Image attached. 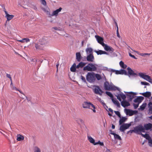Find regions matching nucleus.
<instances>
[{
	"label": "nucleus",
	"instance_id": "ddd939ff",
	"mask_svg": "<svg viewBox=\"0 0 152 152\" xmlns=\"http://www.w3.org/2000/svg\"><path fill=\"white\" fill-rule=\"evenodd\" d=\"M95 37L99 43L102 46L104 45L105 44L104 43L103 39L102 37L98 35H96Z\"/></svg>",
	"mask_w": 152,
	"mask_h": 152
},
{
	"label": "nucleus",
	"instance_id": "cd10ccee",
	"mask_svg": "<svg viewBox=\"0 0 152 152\" xmlns=\"http://www.w3.org/2000/svg\"><path fill=\"white\" fill-rule=\"evenodd\" d=\"M76 58L77 60V61H78L80 62L81 61V55L80 54V52L77 53H76Z\"/></svg>",
	"mask_w": 152,
	"mask_h": 152
},
{
	"label": "nucleus",
	"instance_id": "b1692460",
	"mask_svg": "<svg viewBox=\"0 0 152 152\" xmlns=\"http://www.w3.org/2000/svg\"><path fill=\"white\" fill-rule=\"evenodd\" d=\"M95 52L98 55H102V54H108V53L107 52L101 50H99L98 51H95Z\"/></svg>",
	"mask_w": 152,
	"mask_h": 152
},
{
	"label": "nucleus",
	"instance_id": "58836bf2",
	"mask_svg": "<svg viewBox=\"0 0 152 152\" xmlns=\"http://www.w3.org/2000/svg\"><path fill=\"white\" fill-rule=\"evenodd\" d=\"M92 49L91 48H86V51L87 53H90L92 52Z\"/></svg>",
	"mask_w": 152,
	"mask_h": 152
},
{
	"label": "nucleus",
	"instance_id": "f3484780",
	"mask_svg": "<svg viewBox=\"0 0 152 152\" xmlns=\"http://www.w3.org/2000/svg\"><path fill=\"white\" fill-rule=\"evenodd\" d=\"M87 61L90 62H93L94 59V57L92 54L90 53L86 57Z\"/></svg>",
	"mask_w": 152,
	"mask_h": 152
},
{
	"label": "nucleus",
	"instance_id": "473e14b6",
	"mask_svg": "<svg viewBox=\"0 0 152 152\" xmlns=\"http://www.w3.org/2000/svg\"><path fill=\"white\" fill-rule=\"evenodd\" d=\"M76 64L74 63L73 64L72 66L70 68V70L72 72H75L76 70Z\"/></svg>",
	"mask_w": 152,
	"mask_h": 152
},
{
	"label": "nucleus",
	"instance_id": "72a5a7b5",
	"mask_svg": "<svg viewBox=\"0 0 152 152\" xmlns=\"http://www.w3.org/2000/svg\"><path fill=\"white\" fill-rule=\"evenodd\" d=\"M146 105L147 104L146 103H143L140 106V108H139V109H140L141 110H144L146 107Z\"/></svg>",
	"mask_w": 152,
	"mask_h": 152
},
{
	"label": "nucleus",
	"instance_id": "774afa93",
	"mask_svg": "<svg viewBox=\"0 0 152 152\" xmlns=\"http://www.w3.org/2000/svg\"><path fill=\"white\" fill-rule=\"evenodd\" d=\"M110 151L108 149H107L105 152H110Z\"/></svg>",
	"mask_w": 152,
	"mask_h": 152
},
{
	"label": "nucleus",
	"instance_id": "09e8293b",
	"mask_svg": "<svg viewBox=\"0 0 152 152\" xmlns=\"http://www.w3.org/2000/svg\"><path fill=\"white\" fill-rule=\"evenodd\" d=\"M145 138L146 139L148 140V141L149 140H150V139H151V138L150 137L149 135L148 134H147L146 135V136H145Z\"/></svg>",
	"mask_w": 152,
	"mask_h": 152
},
{
	"label": "nucleus",
	"instance_id": "338daca9",
	"mask_svg": "<svg viewBox=\"0 0 152 152\" xmlns=\"http://www.w3.org/2000/svg\"><path fill=\"white\" fill-rule=\"evenodd\" d=\"M115 126L114 125L112 124V128L113 129H114L115 128Z\"/></svg>",
	"mask_w": 152,
	"mask_h": 152
},
{
	"label": "nucleus",
	"instance_id": "4d7b16f0",
	"mask_svg": "<svg viewBox=\"0 0 152 152\" xmlns=\"http://www.w3.org/2000/svg\"><path fill=\"white\" fill-rule=\"evenodd\" d=\"M12 89L13 90H16V91H18V89H17L16 87H13V88H12Z\"/></svg>",
	"mask_w": 152,
	"mask_h": 152
},
{
	"label": "nucleus",
	"instance_id": "2eb2a0df",
	"mask_svg": "<svg viewBox=\"0 0 152 152\" xmlns=\"http://www.w3.org/2000/svg\"><path fill=\"white\" fill-rule=\"evenodd\" d=\"M114 71L116 74L125 75H127L126 71L124 69H121L120 70H115Z\"/></svg>",
	"mask_w": 152,
	"mask_h": 152
},
{
	"label": "nucleus",
	"instance_id": "bf43d9fd",
	"mask_svg": "<svg viewBox=\"0 0 152 152\" xmlns=\"http://www.w3.org/2000/svg\"><path fill=\"white\" fill-rule=\"evenodd\" d=\"M100 142V141H98V142H95V143H94V145H96L98 144H99Z\"/></svg>",
	"mask_w": 152,
	"mask_h": 152
},
{
	"label": "nucleus",
	"instance_id": "052dcab7",
	"mask_svg": "<svg viewBox=\"0 0 152 152\" xmlns=\"http://www.w3.org/2000/svg\"><path fill=\"white\" fill-rule=\"evenodd\" d=\"M45 12H48V11L46 10L45 9V8H43L42 9Z\"/></svg>",
	"mask_w": 152,
	"mask_h": 152
},
{
	"label": "nucleus",
	"instance_id": "3c124183",
	"mask_svg": "<svg viewBox=\"0 0 152 152\" xmlns=\"http://www.w3.org/2000/svg\"><path fill=\"white\" fill-rule=\"evenodd\" d=\"M117 35L118 37L119 38H120V35L119 34V32H118V29H117Z\"/></svg>",
	"mask_w": 152,
	"mask_h": 152
},
{
	"label": "nucleus",
	"instance_id": "603ef678",
	"mask_svg": "<svg viewBox=\"0 0 152 152\" xmlns=\"http://www.w3.org/2000/svg\"><path fill=\"white\" fill-rule=\"evenodd\" d=\"M129 56L131 57H132L134 58V59H136V57L134 55H132L131 53H129Z\"/></svg>",
	"mask_w": 152,
	"mask_h": 152
},
{
	"label": "nucleus",
	"instance_id": "680f3d73",
	"mask_svg": "<svg viewBox=\"0 0 152 152\" xmlns=\"http://www.w3.org/2000/svg\"><path fill=\"white\" fill-rule=\"evenodd\" d=\"M109 110L111 113H113V110L111 109V108H109Z\"/></svg>",
	"mask_w": 152,
	"mask_h": 152
},
{
	"label": "nucleus",
	"instance_id": "dca6fc26",
	"mask_svg": "<svg viewBox=\"0 0 152 152\" xmlns=\"http://www.w3.org/2000/svg\"><path fill=\"white\" fill-rule=\"evenodd\" d=\"M144 129L145 130H148L150 129L152 127V124L151 123L147 124L144 125Z\"/></svg>",
	"mask_w": 152,
	"mask_h": 152
},
{
	"label": "nucleus",
	"instance_id": "4be33fe9",
	"mask_svg": "<svg viewBox=\"0 0 152 152\" xmlns=\"http://www.w3.org/2000/svg\"><path fill=\"white\" fill-rule=\"evenodd\" d=\"M62 10V8L61 7H60L58 9H57L56 10L53 12L52 14L51 15V16H56L58 12H61V10Z\"/></svg>",
	"mask_w": 152,
	"mask_h": 152
},
{
	"label": "nucleus",
	"instance_id": "2f4dec72",
	"mask_svg": "<svg viewBox=\"0 0 152 152\" xmlns=\"http://www.w3.org/2000/svg\"><path fill=\"white\" fill-rule=\"evenodd\" d=\"M127 119V118L125 117H122L119 120V124H121L124 122Z\"/></svg>",
	"mask_w": 152,
	"mask_h": 152
},
{
	"label": "nucleus",
	"instance_id": "a18cd8bd",
	"mask_svg": "<svg viewBox=\"0 0 152 152\" xmlns=\"http://www.w3.org/2000/svg\"><path fill=\"white\" fill-rule=\"evenodd\" d=\"M141 84H142V85H147V86L150 85V84L149 83H148L146 82H141Z\"/></svg>",
	"mask_w": 152,
	"mask_h": 152
},
{
	"label": "nucleus",
	"instance_id": "e433bc0d",
	"mask_svg": "<svg viewBox=\"0 0 152 152\" xmlns=\"http://www.w3.org/2000/svg\"><path fill=\"white\" fill-rule=\"evenodd\" d=\"M95 77L98 80H100L102 78L101 75L97 74H95Z\"/></svg>",
	"mask_w": 152,
	"mask_h": 152
},
{
	"label": "nucleus",
	"instance_id": "4468645a",
	"mask_svg": "<svg viewBox=\"0 0 152 152\" xmlns=\"http://www.w3.org/2000/svg\"><path fill=\"white\" fill-rule=\"evenodd\" d=\"M103 46L104 47V50L106 51H109L111 53H113L114 50V49L111 47L108 46L106 44H105Z\"/></svg>",
	"mask_w": 152,
	"mask_h": 152
},
{
	"label": "nucleus",
	"instance_id": "6ab92c4d",
	"mask_svg": "<svg viewBox=\"0 0 152 152\" xmlns=\"http://www.w3.org/2000/svg\"><path fill=\"white\" fill-rule=\"evenodd\" d=\"M144 97L142 96H138L135 99L134 101L135 102H138L139 103L141 102L143 100Z\"/></svg>",
	"mask_w": 152,
	"mask_h": 152
},
{
	"label": "nucleus",
	"instance_id": "37998d69",
	"mask_svg": "<svg viewBox=\"0 0 152 152\" xmlns=\"http://www.w3.org/2000/svg\"><path fill=\"white\" fill-rule=\"evenodd\" d=\"M148 145L150 147H152V139L151 138L148 141Z\"/></svg>",
	"mask_w": 152,
	"mask_h": 152
},
{
	"label": "nucleus",
	"instance_id": "9d476101",
	"mask_svg": "<svg viewBox=\"0 0 152 152\" xmlns=\"http://www.w3.org/2000/svg\"><path fill=\"white\" fill-rule=\"evenodd\" d=\"M124 112L127 115H129L130 116H132L137 113V110H133L127 109H124Z\"/></svg>",
	"mask_w": 152,
	"mask_h": 152
},
{
	"label": "nucleus",
	"instance_id": "6e6552de",
	"mask_svg": "<svg viewBox=\"0 0 152 152\" xmlns=\"http://www.w3.org/2000/svg\"><path fill=\"white\" fill-rule=\"evenodd\" d=\"M94 92L100 96H102L103 91L98 86H95V88L93 89Z\"/></svg>",
	"mask_w": 152,
	"mask_h": 152
},
{
	"label": "nucleus",
	"instance_id": "bb28decb",
	"mask_svg": "<svg viewBox=\"0 0 152 152\" xmlns=\"http://www.w3.org/2000/svg\"><path fill=\"white\" fill-rule=\"evenodd\" d=\"M111 134L114 135V137L115 139L118 140H121V137L118 134L114 133H111Z\"/></svg>",
	"mask_w": 152,
	"mask_h": 152
},
{
	"label": "nucleus",
	"instance_id": "c756f323",
	"mask_svg": "<svg viewBox=\"0 0 152 152\" xmlns=\"http://www.w3.org/2000/svg\"><path fill=\"white\" fill-rule=\"evenodd\" d=\"M88 141L90 142L94 145L95 143V140L91 136H88Z\"/></svg>",
	"mask_w": 152,
	"mask_h": 152
},
{
	"label": "nucleus",
	"instance_id": "c03bdc74",
	"mask_svg": "<svg viewBox=\"0 0 152 152\" xmlns=\"http://www.w3.org/2000/svg\"><path fill=\"white\" fill-rule=\"evenodd\" d=\"M115 113L118 115L119 117L121 118V115L120 113L118 111H114Z\"/></svg>",
	"mask_w": 152,
	"mask_h": 152
},
{
	"label": "nucleus",
	"instance_id": "864d4df0",
	"mask_svg": "<svg viewBox=\"0 0 152 152\" xmlns=\"http://www.w3.org/2000/svg\"><path fill=\"white\" fill-rule=\"evenodd\" d=\"M139 134L141 135L143 137H144L145 138V136H146V135L147 134H142L141 133H139Z\"/></svg>",
	"mask_w": 152,
	"mask_h": 152
},
{
	"label": "nucleus",
	"instance_id": "393cba45",
	"mask_svg": "<svg viewBox=\"0 0 152 152\" xmlns=\"http://www.w3.org/2000/svg\"><path fill=\"white\" fill-rule=\"evenodd\" d=\"M86 63L84 62H81L78 65L76 66V68L77 69H78L79 68H82L86 65Z\"/></svg>",
	"mask_w": 152,
	"mask_h": 152
},
{
	"label": "nucleus",
	"instance_id": "f257e3e1",
	"mask_svg": "<svg viewBox=\"0 0 152 152\" xmlns=\"http://www.w3.org/2000/svg\"><path fill=\"white\" fill-rule=\"evenodd\" d=\"M104 87L105 90L107 91L115 90L116 89L118 90V88L115 86L112 83H109L107 81L104 82Z\"/></svg>",
	"mask_w": 152,
	"mask_h": 152
},
{
	"label": "nucleus",
	"instance_id": "f704fd0d",
	"mask_svg": "<svg viewBox=\"0 0 152 152\" xmlns=\"http://www.w3.org/2000/svg\"><path fill=\"white\" fill-rule=\"evenodd\" d=\"M112 101L113 103L115 104L118 107H120V104L117 100H114L113 99H112Z\"/></svg>",
	"mask_w": 152,
	"mask_h": 152
},
{
	"label": "nucleus",
	"instance_id": "a19ab883",
	"mask_svg": "<svg viewBox=\"0 0 152 152\" xmlns=\"http://www.w3.org/2000/svg\"><path fill=\"white\" fill-rule=\"evenodd\" d=\"M148 105L149 106V110L150 112H152V103L151 102H150L148 104Z\"/></svg>",
	"mask_w": 152,
	"mask_h": 152
},
{
	"label": "nucleus",
	"instance_id": "8fccbe9b",
	"mask_svg": "<svg viewBox=\"0 0 152 152\" xmlns=\"http://www.w3.org/2000/svg\"><path fill=\"white\" fill-rule=\"evenodd\" d=\"M81 79L84 82H86V80L85 79V77L83 76L82 75L81 76Z\"/></svg>",
	"mask_w": 152,
	"mask_h": 152
},
{
	"label": "nucleus",
	"instance_id": "0e129e2a",
	"mask_svg": "<svg viewBox=\"0 0 152 152\" xmlns=\"http://www.w3.org/2000/svg\"><path fill=\"white\" fill-rule=\"evenodd\" d=\"M19 91V92L21 94L24 95H25L23 93V92L21 91H20V90H18V91Z\"/></svg>",
	"mask_w": 152,
	"mask_h": 152
},
{
	"label": "nucleus",
	"instance_id": "6e6d98bb",
	"mask_svg": "<svg viewBox=\"0 0 152 152\" xmlns=\"http://www.w3.org/2000/svg\"><path fill=\"white\" fill-rule=\"evenodd\" d=\"M138 54L139 55H140L141 56H145V53H139Z\"/></svg>",
	"mask_w": 152,
	"mask_h": 152
},
{
	"label": "nucleus",
	"instance_id": "c9c22d12",
	"mask_svg": "<svg viewBox=\"0 0 152 152\" xmlns=\"http://www.w3.org/2000/svg\"><path fill=\"white\" fill-rule=\"evenodd\" d=\"M105 93L108 96L111 98L112 100V99H113V96L110 92L109 91H106Z\"/></svg>",
	"mask_w": 152,
	"mask_h": 152
},
{
	"label": "nucleus",
	"instance_id": "f8f14e48",
	"mask_svg": "<svg viewBox=\"0 0 152 152\" xmlns=\"http://www.w3.org/2000/svg\"><path fill=\"white\" fill-rule=\"evenodd\" d=\"M117 97V98L120 101H121V98L123 100H124L126 98V95L123 93L121 92L120 94H118L117 95H115Z\"/></svg>",
	"mask_w": 152,
	"mask_h": 152
},
{
	"label": "nucleus",
	"instance_id": "20e7f679",
	"mask_svg": "<svg viewBox=\"0 0 152 152\" xmlns=\"http://www.w3.org/2000/svg\"><path fill=\"white\" fill-rule=\"evenodd\" d=\"M87 80L90 83L94 82L96 80L95 74L94 72H89L86 76Z\"/></svg>",
	"mask_w": 152,
	"mask_h": 152
},
{
	"label": "nucleus",
	"instance_id": "f03ea898",
	"mask_svg": "<svg viewBox=\"0 0 152 152\" xmlns=\"http://www.w3.org/2000/svg\"><path fill=\"white\" fill-rule=\"evenodd\" d=\"M97 65L92 63H89L88 64L84 67L83 71H95L97 69Z\"/></svg>",
	"mask_w": 152,
	"mask_h": 152
},
{
	"label": "nucleus",
	"instance_id": "5701e85b",
	"mask_svg": "<svg viewBox=\"0 0 152 152\" xmlns=\"http://www.w3.org/2000/svg\"><path fill=\"white\" fill-rule=\"evenodd\" d=\"M141 94L144 97L147 98L149 97L151 95V92L147 91L145 93H142Z\"/></svg>",
	"mask_w": 152,
	"mask_h": 152
},
{
	"label": "nucleus",
	"instance_id": "79ce46f5",
	"mask_svg": "<svg viewBox=\"0 0 152 152\" xmlns=\"http://www.w3.org/2000/svg\"><path fill=\"white\" fill-rule=\"evenodd\" d=\"M24 139V137L23 136L20 135L19 137H18L17 140L18 141H21V140H23Z\"/></svg>",
	"mask_w": 152,
	"mask_h": 152
},
{
	"label": "nucleus",
	"instance_id": "aec40b11",
	"mask_svg": "<svg viewBox=\"0 0 152 152\" xmlns=\"http://www.w3.org/2000/svg\"><path fill=\"white\" fill-rule=\"evenodd\" d=\"M5 17L7 18V21H10L14 17V15H10L7 12H5Z\"/></svg>",
	"mask_w": 152,
	"mask_h": 152
},
{
	"label": "nucleus",
	"instance_id": "423d86ee",
	"mask_svg": "<svg viewBox=\"0 0 152 152\" xmlns=\"http://www.w3.org/2000/svg\"><path fill=\"white\" fill-rule=\"evenodd\" d=\"M133 131H134V133L139 134V133H141V132H145V130L144 129L143 126L141 125H139L137 126H135L134 128V130Z\"/></svg>",
	"mask_w": 152,
	"mask_h": 152
},
{
	"label": "nucleus",
	"instance_id": "7c9ffc66",
	"mask_svg": "<svg viewBox=\"0 0 152 152\" xmlns=\"http://www.w3.org/2000/svg\"><path fill=\"white\" fill-rule=\"evenodd\" d=\"M18 41L22 43H23L25 42H28L30 41V39L28 38H24L20 40H18Z\"/></svg>",
	"mask_w": 152,
	"mask_h": 152
},
{
	"label": "nucleus",
	"instance_id": "ea45409f",
	"mask_svg": "<svg viewBox=\"0 0 152 152\" xmlns=\"http://www.w3.org/2000/svg\"><path fill=\"white\" fill-rule=\"evenodd\" d=\"M76 121L77 123L79 124H82L83 123V121L82 119L80 118H78L76 120Z\"/></svg>",
	"mask_w": 152,
	"mask_h": 152
},
{
	"label": "nucleus",
	"instance_id": "5fc2aeb1",
	"mask_svg": "<svg viewBox=\"0 0 152 152\" xmlns=\"http://www.w3.org/2000/svg\"><path fill=\"white\" fill-rule=\"evenodd\" d=\"M6 76L7 77L9 78L11 77V75L10 74H7Z\"/></svg>",
	"mask_w": 152,
	"mask_h": 152
},
{
	"label": "nucleus",
	"instance_id": "13d9d810",
	"mask_svg": "<svg viewBox=\"0 0 152 152\" xmlns=\"http://www.w3.org/2000/svg\"><path fill=\"white\" fill-rule=\"evenodd\" d=\"M133 130H134V129L130 130L127 133H128L129 132H130L131 133H132L133 132H134V131H132Z\"/></svg>",
	"mask_w": 152,
	"mask_h": 152
},
{
	"label": "nucleus",
	"instance_id": "412c9836",
	"mask_svg": "<svg viewBox=\"0 0 152 152\" xmlns=\"http://www.w3.org/2000/svg\"><path fill=\"white\" fill-rule=\"evenodd\" d=\"M121 105L124 107H128L130 105L129 102L126 101H123L121 102Z\"/></svg>",
	"mask_w": 152,
	"mask_h": 152
},
{
	"label": "nucleus",
	"instance_id": "e2e57ef3",
	"mask_svg": "<svg viewBox=\"0 0 152 152\" xmlns=\"http://www.w3.org/2000/svg\"><path fill=\"white\" fill-rule=\"evenodd\" d=\"M131 50L133 51L134 52H136V53H137V54H138V53H139V52L138 51H136L135 50H133L132 48H131Z\"/></svg>",
	"mask_w": 152,
	"mask_h": 152
},
{
	"label": "nucleus",
	"instance_id": "7ed1b4c3",
	"mask_svg": "<svg viewBox=\"0 0 152 152\" xmlns=\"http://www.w3.org/2000/svg\"><path fill=\"white\" fill-rule=\"evenodd\" d=\"M83 107L84 108H88L91 109L93 111V112L96 113L95 110L96 107L95 106L90 102H84L82 104Z\"/></svg>",
	"mask_w": 152,
	"mask_h": 152
},
{
	"label": "nucleus",
	"instance_id": "39448f33",
	"mask_svg": "<svg viewBox=\"0 0 152 152\" xmlns=\"http://www.w3.org/2000/svg\"><path fill=\"white\" fill-rule=\"evenodd\" d=\"M49 39L47 37H44L39 40L40 43L42 44L45 48L49 45Z\"/></svg>",
	"mask_w": 152,
	"mask_h": 152
},
{
	"label": "nucleus",
	"instance_id": "69168bd1",
	"mask_svg": "<svg viewBox=\"0 0 152 152\" xmlns=\"http://www.w3.org/2000/svg\"><path fill=\"white\" fill-rule=\"evenodd\" d=\"M99 144H100L101 145L103 146L104 145V143L103 142H101L99 143Z\"/></svg>",
	"mask_w": 152,
	"mask_h": 152
},
{
	"label": "nucleus",
	"instance_id": "0eeeda50",
	"mask_svg": "<svg viewBox=\"0 0 152 152\" xmlns=\"http://www.w3.org/2000/svg\"><path fill=\"white\" fill-rule=\"evenodd\" d=\"M34 45L37 51L44 50L45 49L44 47L38 41L37 42L34 43Z\"/></svg>",
	"mask_w": 152,
	"mask_h": 152
},
{
	"label": "nucleus",
	"instance_id": "9b49d317",
	"mask_svg": "<svg viewBox=\"0 0 152 152\" xmlns=\"http://www.w3.org/2000/svg\"><path fill=\"white\" fill-rule=\"evenodd\" d=\"M131 124H124L121 125L120 127V130L121 132H124L125 130L128 129L131 126Z\"/></svg>",
	"mask_w": 152,
	"mask_h": 152
},
{
	"label": "nucleus",
	"instance_id": "a211bd4d",
	"mask_svg": "<svg viewBox=\"0 0 152 152\" xmlns=\"http://www.w3.org/2000/svg\"><path fill=\"white\" fill-rule=\"evenodd\" d=\"M127 69L128 70V75L129 76H134L136 75V74L134 72V71L132 70L131 69L128 67Z\"/></svg>",
	"mask_w": 152,
	"mask_h": 152
},
{
	"label": "nucleus",
	"instance_id": "de8ad7c7",
	"mask_svg": "<svg viewBox=\"0 0 152 152\" xmlns=\"http://www.w3.org/2000/svg\"><path fill=\"white\" fill-rule=\"evenodd\" d=\"M139 104L138 103L137 104H133V106L134 107V109H136L139 106Z\"/></svg>",
	"mask_w": 152,
	"mask_h": 152
},
{
	"label": "nucleus",
	"instance_id": "49530a36",
	"mask_svg": "<svg viewBox=\"0 0 152 152\" xmlns=\"http://www.w3.org/2000/svg\"><path fill=\"white\" fill-rule=\"evenodd\" d=\"M41 2L42 4L44 6L46 5V2L45 0H41Z\"/></svg>",
	"mask_w": 152,
	"mask_h": 152
},
{
	"label": "nucleus",
	"instance_id": "c85d7f7f",
	"mask_svg": "<svg viewBox=\"0 0 152 152\" xmlns=\"http://www.w3.org/2000/svg\"><path fill=\"white\" fill-rule=\"evenodd\" d=\"M119 65L121 67L124 69H125L127 66V65L125 64L124 62L122 61H120L119 62Z\"/></svg>",
	"mask_w": 152,
	"mask_h": 152
},
{
	"label": "nucleus",
	"instance_id": "a878e982",
	"mask_svg": "<svg viewBox=\"0 0 152 152\" xmlns=\"http://www.w3.org/2000/svg\"><path fill=\"white\" fill-rule=\"evenodd\" d=\"M129 94H127V95L129 97L130 100H132L134 97L135 94L133 92H130L129 93Z\"/></svg>",
	"mask_w": 152,
	"mask_h": 152
},
{
	"label": "nucleus",
	"instance_id": "4c0bfd02",
	"mask_svg": "<svg viewBox=\"0 0 152 152\" xmlns=\"http://www.w3.org/2000/svg\"><path fill=\"white\" fill-rule=\"evenodd\" d=\"M34 152H41L40 149L37 146H35L34 148Z\"/></svg>",
	"mask_w": 152,
	"mask_h": 152
},
{
	"label": "nucleus",
	"instance_id": "1a4fd4ad",
	"mask_svg": "<svg viewBox=\"0 0 152 152\" xmlns=\"http://www.w3.org/2000/svg\"><path fill=\"white\" fill-rule=\"evenodd\" d=\"M139 75L140 77L142 78L143 79L150 82H151L152 79L150 76L143 73H140L139 74Z\"/></svg>",
	"mask_w": 152,
	"mask_h": 152
}]
</instances>
